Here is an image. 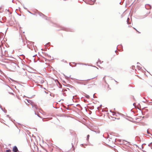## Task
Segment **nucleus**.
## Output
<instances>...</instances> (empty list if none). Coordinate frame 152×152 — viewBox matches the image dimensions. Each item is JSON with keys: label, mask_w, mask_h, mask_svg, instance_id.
Segmentation results:
<instances>
[{"label": "nucleus", "mask_w": 152, "mask_h": 152, "mask_svg": "<svg viewBox=\"0 0 152 152\" xmlns=\"http://www.w3.org/2000/svg\"><path fill=\"white\" fill-rule=\"evenodd\" d=\"M113 115L114 116V117L115 119H119L120 118L118 116L120 115V114L118 113H113Z\"/></svg>", "instance_id": "1"}, {"label": "nucleus", "mask_w": 152, "mask_h": 152, "mask_svg": "<svg viewBox=\"0 0 152 152\" xmlns=\"http://www.w3.org/2000/svg\"><path fill=\"white\" fill-rule=\"evenodd\" d=\"M18 151L17 148L16 146H14L13 148V151L14 152H17Z\"/></svg>", "instance_id": "2"}, {"label": "nucleus", "mask_w": 152, "mask_h": 152, "mask_svg": "<svg viewBox=\"0 0 152 152\" xmlns=\"http://www.w3.org/2000/svg\"><path fill=\"white\" fill-rule=\"evenodd\" d=\"M6 152H11V151L10 150H8L6 151Z\"/></svg>", "instance_id": "3"}, {"label": "nucleus", "mask_w": 152, "mask_h": 152, "mask_svg": "<svg viewBox=\"0 0 152 152\" xmlns=\"http://www.w3.org/2000/svg\"><path fill=\"white\" fill-rule=\"evenodd\" d=\"M89 135H88L87 136V139L88 140L89 139Z\"/></svg>", "instance_id": "4"}, {"label": "nucleus", "mask_w": 152, "mask_h": 152, "mask_svg": "<svg viewBox=\"0 0 152 152\" xmlns=\"http://www.w3.org/2000/svg\"><path fill=\"white\" fill-rule=\"evenodd\" d=\"M97 75H96L95 77H92V78H91V79H93L95 78L96 77H97Z\"/></svg>", "instance_id": "5"}, {"label": "nucleus", "mask_w": 152, "mask_h": 152, "mask_svg": "<svg viewBox=\"0 0 152 152\" xmlns=\"http://www.w3.org/2000/svg\"><path fill=\"white\" fill-rule=\"evenodd\" d=\"M105 77H104L103 78V79H104V81L106 82V81H105Z\"/></svg>", "instance_id": "6"}, {"label": "nucleus", "mask_w": 152, "mask_h": 152, "mask_svg": "<svg viewBox=\"0 0 152 152\" xmlns=\"http://www.w3.org/2000/svg\"><path fill=\"white\" fill-rule=\"evenodd\" d=\"M135 29V30L137 31L139 33H140L138 31H137L136 29L134 28Z\"/></svg>", "instance_id": "7"}, {"label": "nucleus", "mask_w": 152, "mask_h": 152, "mask_svg": "<svg viewBox=\"0 0 152 152\" xmlns=\"http://www.w3.org/2000/svg\"><path fill=\"white\" fill-rule=\"evenodd\" d=\"M147 132H148V134L149 133L148 132V131H147Z\"/></svg>", "instance_id": "8"}, {"label": "nucleus", "mask_w": 152, "mask_h": 152, "mask_svg": "<svg viewBox=\"0 0 152 152\" xmlns=\"http://www.w3.org/2000/svg\"><path fill=\"white\" fill-rule=\"evenodd\" d=\"M151 7H150V8L151 9Z\"/></svg>", "instance_id": "9"}]
</instances>
